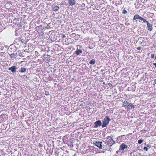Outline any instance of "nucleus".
Wrapping results in <instances>:
<instances>
[{"instance_id": "35", "label": "nucleus", "mask_w": 156, "mask_h": 156, "mask_svg": "<svg viewBox=\"0 0 156 156\" xmlns=\"http://www.w3.org/2000/svg\"><path fill=\"white\" fill-rule=\"evenodd\" d=\"M110 1H111V0H110Z\"/></svg>"}, {"instance_id": "17", "label": "nucleus", "mask_w": 156, "mask_h": 156, "mask_svg": "<svg viewBox=\"0 0 156 156\" xmlns=\"http://www.w3.org/2000/svg\"><path fill=\"white\" fill-rule=\"evenodd\" d=\"M26 71V68H21L20 70L19 71H20V72L21 73H24Z\"/></svg>"}, {"instance_id": "25", "label": "nucleus", "mask_w": 156, "mask_h": 156, "mask_svg": "<svg viewBox=\"0 0 156 156\" xmlns=\"http://www.w3.org/2000/svg\"><path fill=\"white\" fill-rule=\"evenodd\" d=\"M154 54H153L151 55V57L152 58H154Z\"/></svg>"}, {"instance_id": "29", "label": "nucleus", "mask_w": 156, "mask_h": 156, "mask_svg": "<svg viewBox=\"0 0 156 156\" xmlns=\"http://www.w3.org/2000/svg\"><path fill=\"white\" fill-rule=\"evenodd\" d=\"M154 82L156 84V79L154 80Z\"/></svg>"}, {"instance_id": "18", "label": "nucleus", "mask_w": 156, "mask_h": 156, "mask_svg": "<svg viewBox=\"0 0 156 156\" xmlns=\"http://www.w3.org/2000/svg\"><path fill=\"white\" fill-rule=\"evenodd\" d=\"M95 61L94 59H92L90 62L89 63L91 65H94L95 63Z\"/></svg>"}, {"instance_id": "30", "label": "nucleus", "mask_w": 156, "mask_h": 156, "mask_svg": "<svg viewBox=\"0 0 156 156\" xmlns=\"http://www.w3.org/2000/svg\"><path fill=\"white\" fill-rule=\"evenodd\" d=\"M153 65H154V66H156V63H153Z\"/></svg>"}, {"instance_id": "28", "label": "nucleus", "mask_w": 156, "mask_h": 156, "mask_svg": "<svg viewBox=\"0 0 156 156\" xmlns=\"http://www.w3.org/2000/svg\"><path fill=\"white\" fill-rule=\"evenodd\" d=\"M62 37L63 38H64L66 37V36L64 35H63V34H62Z\"/></svg>"}, {"instance_id": "11", "label": "nucleus", "mask_w": 156, "mask_h": 156, "mask_svg": "<svg viewBox=\"0 0 156 156\" xmlns=\"http://www.w3.org/2000/svg\"><path fill=\"white\" fill-rule=\"evenodd\" d=\"M9 55L10 56L11 58H15L17 57V53H13L12 54H9Z\"/></svg>"}, {"instance_id": "2", "label": "nucleus", "mask_w": 156, "mask_h": 156, "mask_svg": "<svg viewBox=\"0 0 156 156\" xmlns=\"http://www.w3.org/2000/svg\"><path fill=\"white\" fill-rule=\"evenodd\" d=\"M108 140H107L105 141V144L110 146H112L115 143L114 142L113 143H112V142L114 141L112 138L109 136L108 137Z\"/></svg>"}, {"instance_id": "3", "label": "nucleus", "mask_w": 156, "mask_h": 156, "mask_svg": "<svg viewBox=\"0 0 156 156\" xmlns=\"http://www.w3.org/2000/svg\"><path fill=\"white\" fill-rule=\"evenodd\" d=\"M8 53L9 55L13 53L17 52L16 50L14 48H10L8 51Z\"/></svg>"}, {"instance_id": "34", "label": "nucleus", "mask_w": 156, "mask_h": 156, "mask_svg": "<svg viewBox=\"0 0 156 156\" xmlns=\"http://www.w3.org/2000/svg\"><path fill=\"white\" fill-rule=\"evenodd\" d=\"M155 68H156V66H155Z\"/></svg>"}, {"instance_id": "26", "label": "nucleus", "mask_w": 156, "mask_h": 156, "mask_svg": "<svg viewBox=\"0 0 156 156\" xmlns=\"http://www.w3.org/2000/svg\"><path fill=\"white\" fill-rule=\"evenodd\" d=\"M147 147H148V148H150V146L149 145V144H147Z\"/></svg>"}, {"instance_id": "1", "label": "nucleus", "mask_w": 156, "mask_h": 156, "mask_svg": "<svg viewBox=\"0 0 156 156\" xmlns=\"http://www.w3.org/2000/svg\"><path fill=\"white\" fill-rule=\"evenodd\" d=\"M110 120L111 119L108 116H106L102 120V128L106 127L109 124V122Z\"/></svg>"}, {"instance_id": "13", "label": "nucleus", "mask_w": 156, "mask_h": 156, "mask_svg": "<svg viewBox=\"0 0 156 156\" xmlns=\"http://www.w3.org/2000/svg\"><path fill=\"white\" fill-rule=\"evenodd\" d=\"M141 17H140L139 15L136 14L134 16V17L133 18V20H136V19H140V18Z\"/></svg>"}, {"instance_id": "20", "label": "nucleus", "mask_w": 156, "mask_h": 156, "mask_svg": "<svg viewBox=\"0 0 156 156\" xmlns=\"http://www.w3.org/2000/svg\"><path fill=\"white\" fill-rule=\"evenodd\" d=\"M143 141L144 140H138V143L139 144H140L143 142Z\"/></svg>"}, {"instance_id": "21", "label": "nucleus", "mask_w": 156, "mask_h": 156, "mask_svg": "<svg viewBox=\"0 0 156 156\" xmlns=\"http://www.w3.org/2000/svg\"><path fill=\"white\" fill-rule=\"evenodd\" d=\"M122 13L123 14H126L127 13V11L124 9L123 10Z\"/></svg>"}, {"instance_id": "14", "label": "nucleus", "mask_w": 156, "mask_h": 156, "mask_svg": "<svg viewBox=\"0 0 156 156\" xmlns=\"http://www.w3.org/2000/svg\"><path fill=\"white\" fill-rule=\"evenodd\" d=\"M82 53V51L78 49H77L75 51L76 54L77 55H78L80 53Z\"/></svg>"}, {"instance_id": "24", "label": "nucleus", "mask_w": 156, "mask_h": 156, "mask_svg": "<svg viewBox=\"0 0 156 156\" xmlns=\"http://www.w3.org/2000/svg\"><path fill=\"white\" fill-rule=\"evenodd\" d=\"M141 48L140 47H138L137 48V49L138 50H140L141 49Z\"/></svg>"}, {"instance_id": "9", "label": "nucleus", "mask_w": 156, "mask_h": 156, "mask_svg": "<svg viewBox=\"0 0 156 156\" xmlns=\"http://www.w3.org/2000/svg\"><path fill=\"white\" fill-rule=\"evenodd\" d=\"M127 146L124 144H122L119 147V150H124L125 149L127 148Z\"/></svg>"}, {"instance_id": "27", "label": "nucleus", "mask_w": 156, "mask_h": 156, "mask_svg": "<svg viewBox=\"0 0 156 156\" xmlns=\"http://www.w3.org/2000/svg\"><path fill=\"white\" fill-rule=\"evenodd\" d=\"M140 147H137V148L136 149H137V150H139L140 149Z\"/></svg>"}, {"instance_id": "32", "label": "nucleus", "mask_w": 156, "mask_h": 156, "mask_svg": "<svg viewBox=\"0 0 156 156\" xmlns=\"http://www.w3.org/2000/svg\"><path fill=\"white\" fill-rule=\"evenodd\" d=\"M120 2H121V3H122V1H121V0H120Z\"/></svg>"}, {"instance_id": "12", "label": "nucleus", "mask_w": 156, "mask_h": 156, "mask_svg": "<svg viewBox=\"0 0 156 156\" xmlns=\"http://www.w3.org/2000/svg\"><path fill=\"white\" fill-rule=\"evenodd\" d=\"M69 3L71 6L74 5L75 4L74 0H69Z\"/></svg>"}, {"instance_id": "23", "label": "nucleus", "mask_w": 156, "mask_h": 156, "mask_svg": "<svg viewBox=\"0 0 156 156\" xmlns=\"http://www.w3.org/2000/svg\"><path fill=\"white\" fill-rule=\"evenodd\" d=\"M144 149L146 151H147V148L146 147H144Z\"/></svg>"}, {"instance_id": "22", "label": "nucleus", "mask_w": 156, "mask_h": 156, "mask_svg": "<svg viewBox=\"0 0 156 156\" xmlns=\"http://www.w3.org/2000/svg\"><path fill=\"white\" fill-rule=\"evenodd\" d=\"M45 94L46 95H49V92L48 91H46L45 92Z\"/></svg>"}, {"instance_id": "4", "label": "nucleus", "mask_w": 156, "mask_h": 156, "mask_svg": "<svg viewBox=\"0 0 156 156\" xmlns=\"http://www.w3.org/2000/svg\"><path fill=\"white\" fill-rule=\"evenodd\" d=\"M94 123L95 125L94 127V128L99 127L101 126L102 124L101 121L100 120L97 121L95 122Z\"/></svg>"}, {"instance_id": "33", "label": "nucleus", "mask_w": 156, "mask_h": 156, "mask_svg": "<svg viewBox=\"0 0 156 156\" xmlns=\"http://www.w3.org/2000/svg\"><path fill=\"white\" fill-rule=\"evenodd\" d=\"M155 59H156V56H155Z\"/></svg>"}, {"instance_id": "16", "label": "nucleus", "mask_w": 156, "mask_h": 156, "mask_svg": "<svg viewBox=\"0 0 156 156\" xmlns=\"http://www.w3.org/2000/svg\"><path fill=\"white\" fill-rule=\"evenodd\" d=\"M128 107L129 109L134 108V105L131 103H129L128 105Z\"/></svg>"}, {"instance_id": "7", "label": "nucleus", "mask_w": 156, "mask_h": 156, "mask_svg": "<svg viewBox=\"0 0 156 156\" xmlns=\"http://www.w3.org/2000/svg\"><path fill=\"white\" fill-rule=\"evenodd\" d=\"M44 59L45 62H48L50 61V56L49 55H44Z\"/></svg>"}, {"instance_id": "8", "label": "nucleus", "mask_w": 156, "mask_h": 156, "mask_svg": "<svg viewBox=\"0 0 156 156\" xmlns=\"http://www.w3.org/2000/svg\"><path fill=\"white\" fill-rule=\"evenodd\" d=\"M59 7L57 5H52V10L56 12L58 9Z\"/></svg>"}, {"instance_id": "36", "label": "nucleus", "mask_w": 156, "mask_h": 156, "mask_svg": "<svg viewBox=\"0 0 156 156\" xmlns=\"http://www.w3.org/2000/svg\"><path fill=\"white\" fill-rule=\"evenodd\" d=\"M155 156H156V155H155Z\"/></svg>"}, {"instance_id": "6", "label": "nucleus", "mask_w": 156, "mask_h": 156, "mask_svg": "<svg viewBox=\"0 0 156 156\" xmlns=\"http://www.w3.org/2000/svg\"><path fill=\"white\" fill-rule=\"evenodd\" d=\"M102 142H96L95 143V145L97 146L99 149H102V146L101 145Z\"/></svg>"}, {"instance_id": "10", "label": "nucleus", "mask_w": 156, "mask_h": 156, "mask_svg": "<svg viewBox=\"0 0 156 156\" xmlns=\"http://www.w3.org/2000/svg\"><path fill=\"white\" fill-rule=\"evenodd\" d=\"M147 26L148 30L150 31H151L152 30V25L149 23L148 22H147Z\"/></svg>"}, {"instance_id": "19", "label": "nucleus", "mask_w": 156, "mask_h": 156, "mask_svg": "<svg viewBox=\"0 0 156 156\" xmlns=\"http://www.w3.org/2000/svg\"><path fill=\"white\" fill-rule=\"evenodd\" d=\"M140 20L141 21H143L144 23H147V22H148V21H146L145 19H144L141 17V18H140Z\"/></svg>"}, {"instance_id": "5", "label": "nucleus", "mask_w": 156, "mask_h": 156, "mask_svg": "<svg viewBox=\"0 0 156 156\" xmlns=\"http://www.w3.org/2000/svg\"><path fill=\"white\" fill-rule=\"evenodd\" d=\"M17 69L16 67V66H13L9 68L8 69L11 71V72L13 73H14L16 72Z\"/></svg>"}, {"instance_id": "31", "label": "nucleus", "mask_w": 156, "mask_h": 156, "mask_svg": "<svg viewBox=\"0 0 156 156\" xmlns=\"http://www.w3.org/2000/svg\"><path fill=\"white\" fill-rule=\"evenodd\" d=\"M20 54H19V55L21 57H23V56H22L21 55H20Z\"/></svg>"}, {"instance_id": "15", "label": "nucleus", "mask_w": 156, "mask_h": 156, "mask_svg": "<svg viewBox=\"0 0 156 156\" xmlns=\"http://www.w3.org/2000/svg\"><path fill=\"white\" fill-rule=\"evenodd\" d=\"M123 106L124 107L128 106L129 104L128 102L126 101H124L123 102Z\"/></svg>"}]
</instances>
